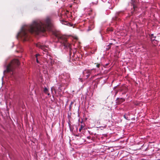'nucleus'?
<instances>
[{
    "label": "nucleus",
    "mask_w": 160,
    "mask_h": 160,
    "mask_svg": "<svg viewBox=\"0 0 160 160\" xmlns=\"http://www.w3.org/2000/svg\"><path fill=\"white\" fill-rule=\"evenodd\" d=\"M52 26L51 19L49 18H47L45 20L44 23L41 21H35L31 25L23 28L21 31L18 33V35L24 41H26L29 38V32L38 34L39 32H44L46 30L51 31Z\"/></svg>",
    "instance_id": "obj_1"
},
{
    "label": "nucleus",
    "mask_w": 160,
    "mask_h": 160,
    "mask_svg": "<svg viewBox=\"0 0 160 160\" xmlns=\"http://www.w3.org/2000/svg\"><path fill=\"white\" fill-rule=\"evenodd\" d=\"M19 65L20 62L18 59H13L7 66L6 69L3 72L4 74L13 72L15 67Z\"/></svg>",
    "instance_id": "obj_2"
},
{
    "label": "nucleus",
    "mask_w": 160,
    "mask_h": 160,
    "mask_svg": "<svg viewBox=\"0 0 160 160\" xmlns=\"http://www.w3.org/2000/svg\"><path fill=\"white\" fill-rule=\"evenodd\" d=\"M58 39L59 42L65 48L69 49V54L71 56L72 54L71 45L67 42V38L64 36H61L58 37Z\"/></svg>",
    "instance_id": "obj_3"
},
{
    "label": "nucleus",
    "mask_w": 160,
    "mask_h": 160,
    "mask_svg": "<svg viewBox=\"0 0 160 160\" xmlns=\"http://www.w3.org/2000/svg\"><path fill=\"white\" fill-rule=\"evenodd\" d=\"M132 1L131 4L133 6V10L132 9L131 13L133 14L134 11H135L137 9L138 3L135 0H132Z\"/></svg>",
    "instance_id": "obj_4"
},
{
    "label": "nucleus",
    "mask_w": 160,
    "mask_h": 160,
    "mask_svg": "<svg viewBox=\"0 0 160 160\" xmlns=\"http://www.w3.org/2000/svg\"><path fill=\"white\" fill-rule=\"evenodd\" d=\"M36 46L37 47L40 48L43 50L45 52V53H43V54H46V55H47L48 53L47 52V50L45 48L46 46L42 45L40 43H39L37 44Z\"/></svg>",
    "instance_id": "obj_5"
},
{
    "label": "nucleus",
    "mask_w": 160,
    "mask_h": 160,
    "mask_svg": "<svg viewBox=\"0 0 160 160\" xmlns=\"http://www.w3.org/2000/svg\"><path fill=\"white\" fill-rule=\"evenodd\" d=\"M94 25L93 22H90L89 24V26H88V31H90L94 28Z\"/></svg>",
    "instance_id": "obj_6"
},
{
    "label": "nucleus",
    "mask_w": 160,
    "mask_h": 160,
    "mask_svg": "<svg viewBox=\"0 0 160 160\" xmlns=\"http://www.w3.org/2000/svg\"><path fill=\"white\" fill-rule=\"evenodd\" d=\"M92 70H85L84 72H83L84 74L86 73L88 74L86 75V77L87 78H88L90 75L92 73Z\"/></svg>",
    "instance_id": "obj_7"
},
{
    "label": "nucleus",
    "mask_w": 160,
    "mask_h": 160,
    "mask_svg": "<svg viewBox=\"0 0 160 160\" xmlns=\"http://www.w3.org/2000/svg\"><path fill=\"white\" fill-rule=\"evenodd\" d=\"M125 101V99L123 98H118L116 100V103L118 104H120L122 102Z\"/></svg>",
    "instance_id": "obj_8"
},
{
    "label": "nucleus",
    "mask_w": 160,
    "mask_h": 160,
    "mask_svg": "<svg viewBox=\"0 0 160 160\" xmlns=\"http://www.w3.org/2000/svg\"><path fill=\"white\" fill-rule=\"evenodd\" d=\"M119 91H124V92L122 93V94H125L126 92H127L128 91V88L126 87H123L119 89Z\"/></svg>",
    "instance_id": "obj_9"
},
{
    "label": "nucleus",
    "mask_w": 160,
    "mask_h": 160,
    "mask_svg": "<svg viewBox=\"0 0 160 160\" xmlns=\"http://www.w3.org/2000/svg\"><path fill=\"white\" fill-rule=\"evenodd\" d=\"M150 37L151 40L152 41H155L157 42L158 41V40L156 39V37L154 36L153 34H152L151 35Z\"/></svg>",
    "instance_id": "obj_10"
},
{
    "label": "nucleus",
    "mask_w": 160,
    "mask_h": 160,
    "mask_svg": "<svg viewBox=\"0 0 160 160\" xmlns=\"http://www.w3.org/2000/svg\"><path fill=\"white\" fill-rule=\"evenodd\" d=\"M90 2L93 5H97L98 3V0H89Z\"/></svg>",
    "instance_id": "obj_11"
},
{
    "label": "nucleus",
    "mask_w": 160,
    "mask_h": 160,
    "mask_svg": "<svg viewBox=\"0 0 160 160\" xmlns=\"http://www.w3.org/2000/svg\"><path fill=\"white\" fill-rule=\"evenodd\" d=\"M43 91L46 94H47L48 92V90L46 88H44Z\"/></svg>",
    "instance_id": "obj_12"
},
{
    "label": "nucleus",
    "mask_w": 160,
    "mask_h": 160,
    "mask_svg": "<svg viewBox=\"0 0 160 160\" xmlns=\"http://www.w3.org/2000/svg\"><path fill=\"white\" fill-rule=\"evenodd\" d=\"M73 102H71L70 104L69 105V108L70 110H71V108L72 107V105L73 104Z\"/></svg>",
    "instance_id": "obj_13"
},
{
    "label": "nucleus",
    "mask_w": 160,
    "mask_h": 160,
    "mask_svg": "<svg viewBox=\"0 0 160 160\" xmlns=\"http://www.w3.org/2000/svg\"><path fill=\"white\" fill-rule=\"evenodd\" d=\"M84 127L82 125H81L80 126V127L79 129V131L81 132L82 130L83 129V128H84Z\"/></svg>",
    "instance_id": "obj_14"
},
{
    "label": "nucleus",
    "mask_w": 160,
    "mask_h": 160,
    "mask_svg": "<svg viewBox=\"0 0 160 160\" xmlns=\"http://www.w3.org/2000/svg\"><path fill=\"white\" fill-rule=\"evenodd\" d=\"M95 64H96V67H97L98 68H99L100 66V63H95Z\"/></svg>",
    "instance_id": "obj_15"
},
{
    "label": "nucleus",
    "mask_w": 160,
    "mask_h": 160,
    "mask_svg": "<svg viewBox=\"0 0 160 160\" xmlns=\"http://www.w3.org/2000/svg\"><path fill=\"white\" fill-rule=\"evenodd\" d=\"M39 55H39V54H37L36 55V58H37V57H38V56H39Z\"/></svg>",
    "instance_id": "obj_16"
},
{
    "label": "nucleus",
    "mask_w": 160,
    "mask_h": 160,
    "mask_svg": "<svg viewBox=\"0 0 160 160\" xmlns=\"http://www.w3.org/2000/svg\"><path fill=\"white\" fill-rule=\"evenodd\" d=\"M36 61H37V62L38 63H39V62L38 60V58H36Z\"/></svg>",
    "instance_id": "obj_17"
},
{
    "label": "nucleus",
    "mask_w": 160,
    "mask_h": 160,
    "mask_svg": "<svg viewBox=\"0 0 160 160\" xmlns=\"http://www.w3.org/2000/svg\"><path fill=\"white\" fill-rule=\"evenodd\" d=\"M112 44H112V43H110L109 45H108V47H109V48H110V47H109V46H110V45H112Z\"/></svg>",
    "instance_id": "obj_18"
},
{
    "label": "nucleus",
    "mask_w": 160,
    "mask_h": 160,
    "mask_svg": "<svg viewBox=\"0 0 160 160\" xmlns=\"http://www.w3.org/2000/svg\"><path fill=\"white\" fill-rule=\"evenodd\" d=\"M79 79H80V80L81 82H82V78H79Z\"/></svg>",
    "instance_id": "obj_19"
},
{
    "label": "nucleus",
    "mask_w": 160,
    "mask_h": 160,
    "mask_svg": "<svg viewBox=\"0 0 160 160\" xmlns=\"http://www.w3.org/2000/svg\"><path fill=\"white\" fill-rule=\"evenodd\" d=\"M47 94L48 96H49L50 95V94L49 93H48H48Z\"/></svg>",
    "instance_id": "obj_20"
},
{
    "label": "nucleus",
    "mask_w": 160,
    "mask_h": 160,
    "mask_svg": "<svg viewBox=\"0 0 160 160\" xmlns=\"http://www.w3.org/2000/svg\"><path fill=\"white\" fill-rule=\"evenodd\" d=\"M72 7V5H71V6H70V8H71V7Z\"/></svg>",
    "instance_id": "obj_21"
},
{
    "label": "nucleus",
    "mask_w": 160,
    "mask_h": 160,
    "mask_svg": "<svg viewBox=\"0 0 160 160\" xmlns=\"http://www.w3.org/2000/svg\"><path fill=\"white\" fill-rule=\"evenodd\" d=\"M117 92H116V94H117Z\"/></svg>",
    "instance_id": "obj_22"
},
{
    "label": "nucleus",
    "mask_w": 160,
    "mask_h": 160,
    "mask_svg": "<svg viewBox=\"0 0 160 160\" xmlns=\"http://www.w3.org/2000/svg\"><path fill=\"white\" fill-rule=\"evenodd\" d=\"M116 18V19H117V17H115Z\"/></svg>",
    "instance_id": "obj_23"
},
{
    "label": "nucleus",
    "mask_w": 160,
    "mask_h": 160,
    "mask_svg": "<svg viewBox=\"0 0 160 160\" xmlns=\"http://www.w3.org/2000/svg\"><path fill=\"white\" fill-rule=\"evenodd\" d=\"M158 160H160V159H158Z\"/></svg>",
    "instance_id": "obj_24"
},
{
    "label": "nucleus",
    "mask_w": 160,
    "mask_h": 160,
    "mask_svg": "<svg viewBox=\"0 0 160 160\" xmlns=\"http://www.w3.org/2000/svg\"><path fill=\"white\" fill-rule=\"evenodd\" d=\"M95 0H93V1H95Z\"/></svg>",
    "instance_id": "obj_25"
}]
</instances>
